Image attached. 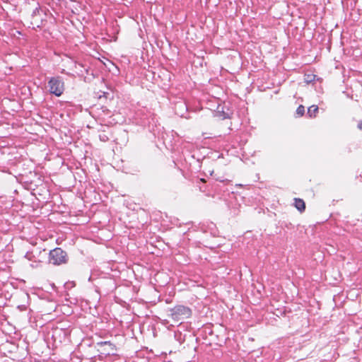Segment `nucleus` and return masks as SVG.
Masks as SVG:
<instances>
[{
	"mask_svg": "<svg viewBox=\"0 0 362 362\" xmlns=\"http://www.w3.org/2000/svg\"><path fill=\"white\" fill-rule=\"evenodd\" d=\"M192 315V310L184 305H177L170 310V316L173 320L178 322Z\"/></svg>",
	"mask_w": 362,
	"mask_h": 362,
	"instance_id": "f257e3e1",
	"label": "nucleus"
},
{
	"mask_svg": "<svg viewBox=\"0 0 362 362\" xmlns=\"http://www.w3.org/2000/svg\"><path fill=\"white\" fill-rule=\"evenodd\" d=\"M49 91L56 96H61L64 90V83L59 77H52L48 82Z\"/></svg>",
	"mask_w": 362,
	"mask_h": 362,
	"instance_id": "f03ea898",
	"label": "nucleus"
},
{
	"mask_svg": "<svg viewBox=\"0 0 362 362\" xmlns=\"http://www.w3.org/2000/svg\"><path fill=\"white\" fill-rule=\"evenodd\" d=\"M49 261L53 264H61L66 261V254L59 247H57L49 252Z\"/></svg>",
	"mask_w": 362,
	"mask_h": 362,
	"instance_id": "7ed1b4c3",
	"label": "nucleus"
},
{
	"mask_svg": "<svg viewBox=\"0 0 362 362\" xmlns=\"http://www.w3.org/2000/svg\"><path fill=\"white\" fill-rule=\"evenodd\" d=\"M294 206L300 211L303 212L305 209V202L300 198L294 199Z\"/></svg>",
	"mask_w": 362,
	"mask_h": 362,
	"instance_id": "20e7f679",
	"label": "nucleus"
},
{
	"mask_svg": "<svg viewBox=\"0 0 362 362\" xmlns=\"http://www.w3.org/2000/svg\"><path fill=\"white\" fill-rule=\"evenodd\" d=\"M318 112V107L313 105L308 107V115L310 117H315Z\"/></svg>",
	"mask_w": 362,
	"mask_h": 362,
	"instance_id": "39448f33",
	"label": "nucleus"
},
{
	"mask_svg": "<svg viewBox=\"0 0 362 362\" xmlns=\"http://www.w3.org/2000/svg\"><path fill=\"white\" fill-rule=\"evenodd\" d=\"M296 114L298 117H302L305 114V107L300 105L296 109Z\"/></svg>",
	"mask_w": 362,
	"mask_h": 362,
	"instance_id": "423d86ee",
	"label": "nucleus"
},
{
	"mask_svg": "<svg viewBox=\"0 0 362 362\" xmlns=\"http://www.w3.org/2000/svg\"><path fill=\"white\" fill-rule=\"evenodd\" d=\"M98 345L100 346H110L112 351H113L115 349V345L112 344L110 341H102L98 343Z\"/></svg>",
	"mask_w": 362,
	"mask_h": 362,
	"instance_id": "0eeeda50",
	"label": "nucleus"
},
{
	"mask_svg": "<svg viewBox=\"0 0 362 362\" xmlns=\"http://www.w3.org/2000/svg\"><path fill=\"white\" fill-rule=\"evenodd\" d=\"M358 126L359 129H362V122H361Z\"/></svg>",
	"mask_w": 362,
	"mask_h": 362,
	"instance_id": "6e6552de",
	"label": "nucleus"
},
{
	"mask_svg": "<svg viewBox=\"0 0 362 362\" xmlns=\"http://www.w3.org/2000/svg\"><path fill=\"white\" fill-rule=\"evenodd\" d=\"M200 180H201L202 182H206V181H205V180H204V179H203V178L200 179Z\"/></svg>",
	"mask_w": 362,
	"mask_h": 362,
	"instance_id": "1a4fd4ad",
	"label": "nucleus"
},
{
	"mask_svg": "<svg viewBox=\"0 0 362 362\" xmlns=\"http://www.w3.org/2000/svg\"><path fill=\"white\" fill-rule=\"evenodd\" d=\"M105 354H107V355H110V351H108V352H107V353H105Z\"/></svg>",
	"mask_w": 362,
	"mask_h": 362,
	"instance_id": "9d476101",
	"label": "nucleus"
}]
</instances>
